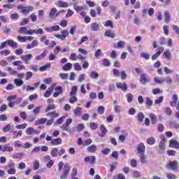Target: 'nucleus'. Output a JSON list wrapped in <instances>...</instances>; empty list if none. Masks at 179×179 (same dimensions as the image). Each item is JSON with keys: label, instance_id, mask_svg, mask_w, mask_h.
I'll list each match as a JSON object with an SVG mask.
<instances>
[{"label": "nucleus", "instance_id": "1", "mask_svg": "<svg viewBox=\"0 0 179 179\" xmlns=\"http://www.w3.org/2000/svg\"><path fill=\"white\" fill-rule=\"evenodd\" d=\"M17 10H20V13H22V15L26 16L34 10V7L33 6H24L22 5H18L17 6Z\"/></svg>", "mask_w": 179, "mask_h": 179}, {"label": "nucleus", "instance_id": "2", "mask_svg": "<svg viewBox=\"0 0 179 179\" xmlns=\"http://www.w3.org/2000/svg\"><path fill=\"white\" fill-rule=\"evenodd\" d=\"M166 167L176 171L178 170V163L176 161H170L169 164L166 165Z\"/></svg>", "mask_w": 179, "mask_h": 179}, {"label": "nucleus", "instance_id": "3", "mask_svg": "<svg viewBox=\"0 0 179 179\" xmlns=\"http://www.w3.org/2000/svg\"><path fill=\"white\" fill-rule=\"evenodd\" d=\"M72 124V118L67 119L66 122L61 127L63 131H66V132H71L69 127V124Z\"/></svg>", "mask_w": 179, "mask_h": 179}, {"label": "nucleus", "instance_id": "4", "mask_svg": "<svg viewBox=\"0 0 179 179\" xmlns=\"http://www.w3.org/2000/svg\"><path fill=\"white\" fill-rule=\"evenodd\" d=\"M61 12L62 11H59L57 13V8H53L49 13V17H50V19H55L57 17L59 16V13H61Z\"/></svg>", "mask_w": 179, "mask_h": 179}, {"label": "nucleus", "instance_id": "5", "mask_svg": "<svg viewBox=\"0 0 179 179\" xmlns=\"http://www.w3.org/2000/svg\"><path fill=\"white\" fill-rule=\"evenodd\" d=\"M140 82L142 85H146V83H149L150 80L148 78V75L146 73H141L140 76Z\"/></svg>", "mask_w": 179, "mask_h": 179}, {"label": "nucleus", "instance_id": "6", "mask_svg": "<svg viewBox=\"0 0 179 179\" xmlns=\"http://www.w3.org/2000/svg\"><path fill=\"white\" fill-rule=\"evenodd\" d=\"M137 152L138 153V155H143L145 154V144H143V143H141L137 145Z\"/></svg>", "mask_w": 179, "mask_h": 179}, {"label": "nucleus", "instance_id": "7", "mask_svg": "<svg viewBox=\"0 0 179 179\" xmlns=\"http://www.w3.org/2000/svg\"><path fill=\"white\" fill-rule=\"evenodd\" d=\"M31 58H33V55L31 54L20 56L22 61H23L27 64H29V62L30 59H31Z\"/></svg>", "mask_w": 179, "mask_h": 179}, {"label": "nucleus", "instance_id": "8", "mask_svg": "<svg viewBox=\"0 0 179 179\" xmlns=\"http://www.w3.org/2000/svg\"><path fill=\"white\" fill-rule=\"evenodd\" d=\"M116 86L117 89H121L123 92H127V90H128V85L125 83H117Z\"/></svg>", "mask_w": 179, "mask_h": 179}, {"label": "nucleus", "instance_id": "9", "mask_svg": "<svg viewBox=\"0 0 179 179\" xmlns=\"http://www.w3.org/2000/svg\"><path fill=\"white\" fill-rule=\"evenodd\" d=\"M55 92L53 93V97H58L59 94H62V87L60 86H57L55 88Z\"/></svg>", "mask_w": 179, "mask_h": 179}, {"label": "nucleus", "instance_id": "10", "mask_svg": "<svg viewBox=\"0 0 179 179\" xmlns=\"http://www.w3.org/2000/svg\"><path fill=\"white\" fill-rule=\"evenodd\" d=\"M84 162L85 163H91V164H94V163H96V157L94 156L86 157L84 159Z\"/></svg>", "mask_w": 179, "mask_h": 179}, {"label": "nucleus", "instance_id": "11", "mask_svg": "<svg viewBox=\"0 0 179 179\" xmlns=\"http://www.w3.org/2000/svg\"><path fill=\"white\" fill-rule=\"evenodd\" d=\"M59 30V25H55L50 27L45 28V31H48V33H52V31H58Z\"/></svg>", "mask_w": 179, "mask_h": 179}, {"label": "nucleus", "instance_id": "12", "mask_svg": "<svg viewBox=\"0 0 179 179\" xmlns=\"http://www.w3.org/2000/svg\"><path fill=\"white\" fill-rule=\"evenodd\" d=\"M101 131H99V136H101V138L106 136V134H107V129H106V127H104V124H101L100 127Z\"/></svg>", "mask_w": 179, "mask_h": 179}, {"label": "nucleus", "instance_id": "13", "mask_svg": "<svg viewBox=\"0 0 179 179\" xmlns=\"http://www.w3.org/2000/svg\"><path fill=\"white\" fill-rule=\"evenodd\" d=\"M172 101H171L170 105L171 107H176L177 106V101H178V96L177 94H173L172 96Z\"/></svg>", "mask_w": 179, "mask_h": 179}, {"label": "nucleus", "instance_id": "14", "mask_svg": "<svg viewBox=\"0 0 179 179\" xmlns=\"http://www.w3.org/2000/svg\"><path fill=\"white\" fill-rule=\"evenodd\" d=\"M7 45H9V47H11V48H17V43L13 41L12 39H9L6 41Z\"/></svg>", "mask_w": 179, "mask_h": 179}, {"label": "nucleus", "instance_id": "15", "mask_svg": "<svg viewBox=\"0 0 179 179\" xmlns=\"http://www.w3.org/2000/svg\"><path fill=\"white\" fill-rule=\"evenodd\" d=\"M87 152H89V153H96V152L97 151V145H90L87 148Z\"/></svg>", "mask_w": 179, "mask_h": 179}, {"label": "nucleus", "instance_id": "16", "mask_svg": "<svg viewBox=\"0 0 179 179\" xmlns=\"http://www.w3.org/2000/svg\"><path fill=\"white\" fill-rule=\"evenodd\" d=\"M71 5H73V9H74L75 10H76V12H77L78 13H79V12H80V10H83V9H84V7H83V6H78V3H76V2L71 3Z\"/></svg>", "mask_w": 179, "mask_h": 179}, {"label": "nucleus", "instance_id": "17", "mask_svg": "<svg viewBox=\"0 0 179 179\" xmlns=\"http://www.w3.org/2000/svg\"><path fill=\"white\" fill-rule=\"evenodd\" d=\"M38 45V41L37 40H34L31 42V44H28L27 45V50H31V48H34V47H37Z\"/></svg>", "mask_w": 179, "mask_h": 179}, {"label": "nucleus", "instance_id": "18", "mask_svg": "<svg viewBox=\"0 0 179 179\" xmlns=\"http://www.w3.org/2000/svg\"><path fill=\"white\" fill-rule=\"evenodd\" d=\"M169 146L171 148H174L175 149H178L179 148V143L176 140H171L169 141Z\"/></svg>", "mask_w": 179, "mask_h": 179}, {"label": "nucleus", "instance_id": "19", "mask_svg": "<svg viewBox=\"0 0 179 179\" xmlns=\"http://www.w3.org/2000/svg\"><path fill=\"white\" fill-rule=\"evenodd\" d=\"M2 152H13V148L9 145V143L3 145Z\"/></svg>", "mask_w": 179, "mask_h": 179}, {"label": "nucleus", "instance_id": "20", "mask_svg": "<svg viewBox=\"0 0 179 179\" xmlns=\"http://www.w3.org/2000/svg\"><path fill=\"white\" fill-rule=\"evenodd\" d=\"M91 30L92 31H99L100 30V24L96 22L91 24Z\"/></svg>", "mask_w": 179, "mask_h": 179}, {"label": "nucleus", "instance_id": "21", "mask_svg": "<svg viewBox=\"0 0 179 179\" xmlns=\"http://www.w3.org/2000/svg\"><path fill=\"white\" fill-rule=\"evenodd\" d=\"M150 119L151 120V122L153 125L157 122V117L155 113H150L149 114Z\"/></svg>", "mask_w": 179, "mask_h": 179}, {"label": "nucleus", "instance_id": "22", "mask_svg": "<svg viewBox=\"0 0 179 179\" xmlns=\"http://www.w3.org/2000/svg\"><path fill=\"white\" fill-rule=\"evenodd\" d=\"M52 92H54V87H49L47 90V91L45 92L44 97H45L46 99L50 97V96H51Z\"/></svg>", "mask_w": 179, "mask_h": 179}, {"label": "nucleus", "instance_id": "23", "mask_svg": "<svg viewBox=\"0 0 179 179\" xmlns=\"http://www.w3.org/2000/svg\"><path fill=\"white\" fill-rule=\"evenodd\" d=\"M56 5L59 7V8H68V3L65 2V1H58L56 3Z\"/></svg>", "mask_w": 179, "mask_h": 179}, {"label": "nucleus", "instance_id": "24", "mask_svg": "<svg viewBox=\"0 0 179 179\" xmlns=\"http://www.w3.org/2000/svg\"><path fill=\"white\" fill-rule=\"evenodd\" d=\"M40 41L41 43H43L45 45H50V41L45 36H42L40 38Z\"/></svg>", "mask_w": 179, "mask_h": 179}, {"label": "nucleus", "instance_id": "25", "mask_svg": "<svg viewBox=\"0 0 179 179\" xmlns=\"http://www.w3.org/2000/svg\"><path fill=\"white\" fill-rule=\"evenodd\" d=\"M50 143L55 146H57V145H61L62 143V139L59 138L53 139Z\"/></svg>", "mask_w": 179, "mask_h": 179}, {"label": "nucleus", "instance_id": "26", "mask_svg": "<svg viewBox=\"0 0 179 179\" xmlns=\"http://www.w3.org/2000/svg\"><path fill=\"white\" fill-rule=\"evenodd\" d=\"M140 160L142 164H146L148 163V157L145 154H141Z\"/></svg>", "mask_w": 179, "mask_h": 179}, {"label": "nucleus", "instance_id": "27", "mask_svg": "<svg viewBox=\"0 0 179 179\" xmlns=\"http://www.w3.org/2000/svg\"><path fill=\"white\" fill-rule=\"evenodd\" d=\"M63 71L65 72H68V71H71L72 69V64L67 63L62 67Z\"/></svg>", "mask_w": 179, "mask_h": 179}, {"label": "nucleus", "instance_id": "28", "mask_svg": "<svg viewBox=\"0 0 179 179\" xmlns=\"http://www.w3.org/2000/svg\"><path fill=\"white\" fill-rule=\"evenodd\" d=\"M18 33L20 34H25L27 36V27H20V29H18Z\"/></svg>", "mask_w": 179, "mask_h": 179}, {"label": "nucleus", "instance_id": "29", "mask_svg": "<svg viewBox=\"0 0 179 179\" xmlns=\"http://www.w3.org/2000/svg\"><path fill=\"white\" fill-rule=\"evenodd\" d=\"M164 15L165 22L169 23V22H170V19H171V17H170V13L169 11H164Z\"/></svg>", "mask_w": 179, "mask_h": 179}, {"label": "nucleus", "instance_id": "30", "mask_svg": "<svg viewBox=\"0 0 179 179\" xmlns=\"http://www.w3.org/2000/svg\"><path fill=\"white\" fill-rule=\"evenodd\" d=\"M58 153H59V151H58V148H52L50 152L51 156L52 157H57L58 156Z\"/></svg>", "mask_w": 179, "mask_h": 179}, {"label": "nucleus", "instance_id": "31", "mask_svg": "<svg viewBox=\"0 0 179 179\" xmlns=\"http://www.w3.org/2000/svg\"><path fill=\"white\" fill-rule=\"evenodd\" d=\"M47 56V50H44L43 52L36 57V61H41V59H43V58H44V57Z\"/></svg>", "mask_w": 179, "mask_h": 179}, {"label": "nucleus", "instance_id": "32", "mask_svg": "<svg viewBox=\"0 0 179 179\" xmlns=\"http://www.w3.org/2000/svg\"><path fill=\"white\" fill-rule=\"evenodd\" d=\"M106 37H111V38H114L115 37V34L113 33L111 30H107L105 32Z\"/></svg>", "mask_w": 179, "mask_h": 179}, {"label": "nucleus", "instance_id": "33", "mask_svg": "<svg viewBox=\"0 0 179 179\" xmlns=\"http://www.w3.org/2000/svg\"><path fill=\"white\" fill-rule=\"evenodd\" d=\"M50 68H51V64L50 63L45 64V66H41L39 69V71L41 72H44V71H47L48 69H50Z\"/></svg>", "mask_w": 179, "mask_h": 179}, {"label": "nucleus", "instance_id": "34", "mask_svg": "<svg viewBox=\"0 0 179 179\" xmlns=\"http://www.w3.org/2000/svg\"><path fill=\"white\" fill-rule=\"evenodd\" d=\"M164 55L166 59H169V60L171 59V52H170L169 50H167L166 51H165L164 52Z\"/></svg>", "mask_w": 179, "mask_h": 179}, {"label": "nucleus", "instance_id": "35", "mask_svg": "<svg viewBox=\"0 0 179 179\" xmlns=\"http://www.w3.org/2000/svg\"><path fill=\"white\" fill-rule=\"evenodd\" d=\"M47 122V119L41 118L36 120V125H41V124H45Z\"/></svg>", "mask_w": 179, "mask_h": 179}, {"label": "nucleus", "instance_id": "36", "mask_svg": "<svg viewBox=\"0 0 179 179\" xmlns=\"http://www.w3.org/2000/svg\"><path fill=\"white\" fill-rule=\"evenodd\" d=\"M14 83L15 86L20 87L22 86V85H23L24 82L22 80L16 78L14 80Z\"/></svg>", "mask_w": 179, "mask_h": 179}, {"label": "nucleus", "instance_id": "37", "mask_svg": "<svg viewBox=\"0 0 179 179\" xmlns=\"http://www.w3.org/2000/svg\"><path fill=\"white\" fill-rule=\"evenodd\" d=\"M147 143L148 145H155L156 143V139L153 137H150L147 139Z\"/></svg>", "mask_w": 179, "mask_h": 179}, {"label": "nucleus", "instance_id": "38", "mask_svg": "<svg viewBox=\"0 0 179 179\" xmlns=\"http://www.w3.org/2000/svg\"><path fill=\"white\" fill-rule=\"evenodd\" d=\"M77 92H78V87L73 86L71 88V92H70V96H76Z\"/></svg>", "mask_w": 179, "mask_h": 179}, {"label": "nucleus", "instance_id": "39", "mask_svg": "<svg viewBox=\"0 0 179 179\" xmlns=\"http://www.w3.org/2000/svg\"><path fill=\"white\" fill-rule=\"evenodd\" d=\"M145 118V115H143L142 113H139L137 115V120L139 121V122H142Z\"/></svg>", "mask_w": 179, "mask_h": 179}, {"label": "nucleus", "instance_id": "40", "mask_svg": "<svg viewBox=\"0 0 179 179\" xmlns=\"http://www.w3.org/2000/svg\"><path fill=\"white\" fill-rule=\"evenodd\" d=\"M8 174H9L10 176H15V174H16V169L15 168H10L8 171H7Z\"/></svg>", "mask_w": 179, "mask_h": 179}, {"label": "nucleus", "instance_id": "41", "mask_svg": "<svg viewBox=\"0 0 179 179\" xmlns=\"http://www.w3.org/2000/svg\"><path fill=\"white\" fill-rule=\"evenodd\" d=\"M163 100H164V96H161L155 101V104H161L163 103Z\"/></svg>", "mask_w": 179, "mask_h": 179}, {"label": "nucleus", "instance_id": "42", "mask_svg": "<svg viewBox=\"0 0 179 179\" xmlns=\"http://www.w3.org/2000/svg\"><path fill=\"white\" fill-rule=\"evenodd\" d=\"M3 132H9L10 131V124H7L4 127L2 128Z\"/></svg>", "mask_w": 179, "mask_h": 179}, {"label": "nucleus", "instance_id": "43", "mask_svg": "<svg viewBox=\"0 0 179 179\" xmlns=\"http://www.w3.org/2000/svg\"><path fill=\"white\" fill-rule=\"evenodd\" d=\"M140 56L141 57V58H144L145 59H149V58H150V55L147 52H141Z\"/></svg>", "mask_w": 179, "mask_h": 179}, {"label": "nucleus", "instance_id": "44", "mask_svg": "<svg viewBox=\"0 0 179 179\" xmlns=\"http://www.w3.org/2000/svg\"><path fill=\"white\" fill-rule=\"evenodd\" d=\"M78 58V55H76V53H71L69 57V59H71V61H76Z\"/></svg>", "mask_w": 179, "mask_h": 179}, {"label": "nucleus", "instance_id": "45", "mask_svg": "<svg viewBox=\"0 0 179 179\" xmlns=\"http://www.w3.org/2000/svg\"><path fill=\"white\" fill-rule=\"evenodd\" d=\"M7 71H8V72L10 73V75L15 76V75L17 74V72L16 71L13 70V69H12V67H10V66H8L7 68Z\"/></svg>", "mask_w": 179, "mask_h": 179}, {"label": "nucleus", "instance_id": "46", "mask_svg": "<svg viewBox=\"0 0 179 179\" xmlns=\"http://www.w3.org/2000/svg\"><path fill=\"white\" fill-rule=\"evenodd\" d=\"M104 26L106 27H111V29H114V25H113V22L111 20H107Z\"/></svg>", "mask_w": 179, "mask_h": 179}, {"label": "nucleus", "instance_id": "47", "mask_svg": "<svg viewBox=\"0 0 179 179\" xmlns=\"http://www.w3.org/2000/svg\"><path fill=\"white\" fill-rule=\"evenodd\" d=\"M78 101V97H76L75 95L71 96V97L69 99V103L71 104H74V103H76Z\"/></svg>", "mask_w": 179, "mask_h": 179}, {"label": "nucleus", "instance_id": "48", "mask_svg": "<svg viewBox=\"0 0 179 179\" xmlns=\"http://www.w3.org/2000/svg\"><path fill=\"white\" fill-rule=\"evenodd\" d=\"M69 171H71V167L69 166V165H68V164H66L65 166H64V174L66 175V176H68V174H69Z\"/></svg>", "mask_w": 179, "mask_h": 179}, {"label": "nucleus", "instance_id": "49", "mask_svg": "<svg viewBox=\"0 0 179 179\" xmlns=\"http://www.w3.org/2000/svg\"><path fill=\"white\" fill-rule=\"evenodd\" d=\"M90 78H92V79H97V78H99V73L96 71H92L90 73Z\"/></svg>", "mask_w": 179, "mask_h": 179}, {"label": "nucleus", "instance_id": "50", "mask_svg": "<svg viewBox=\"0 0 179 179\" xmlns=\"http://www.w3.org/2000/svg\"><path fill=\"white\" fill-rule=\"evenodd\" d=\"M26 132L27 135H33V134H34V128L29 127L26 129Z\"/></svg>", "mask_w": 179, "mask_h": 179}, {"label": "nucleus", "instance_id": "51", "mask_svg": "<svg viewBox=\"0 0 179 179\" xmlns=\"http://www.w3.org/2000/svg\"><path fill=\"white\" fill-rule=\"evenodd\" d=\"M10 18L11 19V20H17V19H19V14L17 13L10 14Z\"/></svg>", "mask_w": 179, "mask_h": 179}, {"label": "nucleus", "instance_id": "52", "mask_svg": "<svg viewBox=\"0 0 179 179\" xmlns=\"http://www.w3.org/2000/svg\"><path fill=\"white\" fill-rule=\"evenodd\" d=\"M154 82L155 83H164V82H166V80H164V79H160V78H159V77H155L154 78Z\"/></svg>", "mask_w": 179, "mask_h": 179}, {"label": "nucleus", "instance_id": "53", "mask_svg": "<svg viewBox=\"0 0 179 179\" xmlns=\"http://www.w3.org/2000/svg\"><path fill=\"white\" fill-rule=\"evenodd\" d=\"M59 78H61V79H62L63 80H65L66 79H68V73H60L59 74Z\"/></svg>", "mask_w": 179, "mask_h": 179}, {"label": "nucleus", "instance_id": "54", "mask_svg": "<svg viewBox=\"0 0 179 179\" xmlns=\"http://www.w3.org/2000/svg\"><path fill=\"white\" fill-rule=\"evenodd\" d=\"M164 142H165L164 138L162 139V141H160V143L159 144V148L160 150H164Z\"/></svg>", "mask_w": 179, "mask_h": 179}, {"label": "nucleus", "instance_id": "55", "mask_svg": "<svg viewBox=\"0 0 179 179\" xmlns=\"http://www.w3.org/2000/svg\"><path fill=\"white\" fill-rule=\"evenodd\" d=\"M80 111H82V108L80 107H77L76 108V109L74 110V114L75 115H80Z\"/></svg>", "mask_w": 179, "mask_h": 179}, {"label": "nucleus", "instance_id": "56", "mask_svg": "<svg viewBox=\"0 0 179 179\" xmlns=\"http://www.w3.org/2000/svg\"><path fill=\"white\" fill-rule=\"evenodd\" d=\"M165 114H166V115L170 117L173 114V111L171 110V109L170 108H165Z\"/></svg>", "mask_w": 179, "mask_h": 179}, {"label": "nucleus", "instance_id": "57", "mask_svg": "<svg viewBox=\"0 0 179 179\" xmlns=\"http://www.w3.org/2000/svg\"><path fill=\"white\" fill-rule=\"evenodd\" d=\"M157 131L159 132H163L164 131V125H163L162 123H159L157 127Z\"/></svg>", "mask_w": 179, "mask_h": 179}, {"label": "nucleus", "instance_id": "58", "mask_svg": "<svg viewBox=\"0 0 179 179\" xmlns=\"http://www.w3.org/2000/svg\"><path fill=\"white\" fill-rule=\"evenodd\" d=\"M41 106L36 107L35 109H34L33 113L34 115H37V114L40 113V110H41Z\"/></svg>", "mask_w": 179, "mask_h": 179}, {"label": "nucleus", "instance_id": "59", "mask_svg": "<svg viewBox=\"0 0 179 179\" xmlns=\"http://www.w3.org/2000/svg\"><path fill=\"white\" fill-rule=\"evenodd\" d=\"M29 17H30L31 22H37V15H36V14L31 13L29 15Z\"/></svg>", "mask_w": 179, "mask_h": 179}, {"label": "nucleus", "instance_id": "60", "mask_svg": "<svg viewBox=\"0 0 179 179\" xmlns=\"http://www.w3.org/2000/svg\"><path fill=\"white\" fill-rule=\"evenodd\" d=\"M17 38L20 43H26V36H18Z\"/></svg>", "mask_w": 179, "mask_h": 179}, {"label": "nucleus", "instance_id": "61", "mask_svg": "<svg viewBox=\"0 0 179 179\" xmlns=\"http://www.w3.org/2000/svg\"><path fill=\"white\" fill-rule=\"evenodd\" d=\"M104 111H105L104 106H101L98 108L99 114L103 115V114H104Z\"/></svg>", "mask_w": 179, "mask_h": 179}, {"label": "nucleus", "instance_id": "62", "mask_svg": "<svg viewBox=\"0 0 179 179\" xmlns=\"http://www.w3.org/2000/svg\"><path fill=\"white\" fill-rule=\"evenodd\" d=\"M166 178L168 179H176L177 178V176H176V175H174L173 173H167Z\"/></svg>", "mask_w": 179, "mask_h": 179}, {"label": "nucleus", "instance_id": "63", "mask_svg": "<svg viewBox=\"0 0 179 179\" xmlns=\"http://www.w3.org/2000/svg\"><path fill=\"white\" fill-rule=\"evenodd\" d=\"M115 113H120L121 112V106L118 105L114 106Z\"/></svg>", "mask_w": 179, "mask_h": 179}, {"label": "nucleus", "instance_id": "64", "mask_svg": "<svg viewBox=\"0 0 179 179\" xmlns=\"http://www.w3.org/2000/svg\"><path fill=\"white\" fill-rule=\"evenodd\" d=\"M35 34H44V30L41 28L35 29Z\"/></svg>", "mask_w": 179, "mask_h": 179}]
</instances>
